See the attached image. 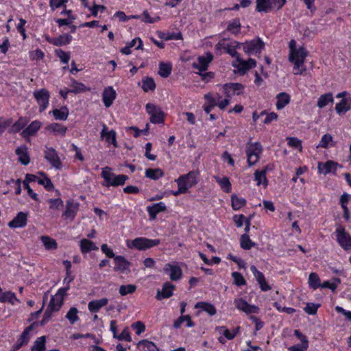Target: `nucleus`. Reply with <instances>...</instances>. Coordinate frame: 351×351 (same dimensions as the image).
I'll return each mask as SVG.
<instances>
[{"instance_id": "1", "label": "nucleus", "mask_w": 351, "mask_h": 351, "mask_svg": "<svg viewBox=\"0 0 351 351\" xmlns=\"http://www.w3.org/2000/svg\"><path fill=\"white\" fill-rule=\"evenodd\" d=\"M306 56L307 51L304 47L297 48L296 42L294 40L289 42V60L294 65L293 73L295 75L302 74L306 70L304 63Z\"/></svg>"}, {"instance_id": "2", "label": "nucleus", "mask_w": 351, "mask_h": 351, "mask_svg": "<svg viewBox=\"0 0 351 351\" xmlns=\"http://www.w3.org/2000/svg\"><path fill=\"white\" fill-rule=\"evenodd\" d=\"M101 176L104 179L102 184L106 187L122 186L128 179L125 175L114 173L112 169L108 167L101 169Z\"/></svg>"}, {"instance_id": "3", "label": "nucleus", "mask_w": 351, "mask_h": 351, "mask_svg": "<svg viewBox=\"0 0 351 351\" xmlns=\"http://www.w3.org/2000/svg\"><path fill=\"white\" fill-rule=\"evenodd\" d=\"M159 239H150L146 237H138L133 240H127L126 246L129 249H135L137 250H146L154 246L159 245Z\"/></svg>"}, {"instance_id": "4", "label": "nucleus", "mask_w": 351, "mask_h": 351, "mask_svg": "<svg viewBox=\"0 0 351 351\" xmlns=\"http://www.w3.org/2000/svg\"><path fill=\"white\" fill-rule=\"evenodd\" d=\"M199 171H191L188 173L180 176L175 181L178 186H180L186 192L193 186H195L198 182Z\"/></svg>"}, {"instance_id": "5", "label": "nucleus", "mask_w": 351, "mask_h": 351, "mask_svg": "<svg viewBox=\"0 0 351 351\" xmlns=\"http://www.w3.org/2000/svg\"><path fill=\"white\" fill-rule=\"evenodd\" d=\"M246 156L247 159V164L250 167L256 164L260 156L263 152L262 145L258 143H249L246 147Z\"/></svg>"}, {"instance_id": "6", "label": "nucleus", "mask_w": 351, "mask_h": 351, "mask_svg": "<svg viewBox=\"0 0 351 351\" xmlns=\"http://www.w3.org/2000/svg\"><path fill=\"white\" fill-rule=\"evenodd\" d=\"M256 10L264 13L278 10L285 5L284 0H256Z\"/></svg>"}, {"instance_id": "7", "label": "nucleus", "mask_w": 351, "mask_h": 351, "mask_svg": "<svg viewBox=\"0 0 351 351\" xmlns=\"http://www.w3.org/2000/svg\"><path fill=\"white\" fill-rule=\"evenodd\" d=\"M145 110L150 116L149 120L151 123L156 124L164 122L165 114L159 106L148 103L145 106Z\"/></svg>"}, {"instance_id": "8", "label": "nucleus", "mask_w": 351, "mask_h": 351, "mask_svg": "<svg viewBox=\"0 0 351 351\" xmlns=\"http://www.w3.org/2000/svg\"><path fill=\"white\" fill-rule=\"evenodd\" d=\"M335 234L337 243L343 250H351V237L343 226H337Z\"/></svg>"}, {"instance_id": "9", "label": "nucleus", "mask_w": 351, "mask_h": 351, "mask_svg": "<svg viewBox=\"0 0 351 351\" xmlns=\"http://www.w3.org/2000/svg\"><path fill=\"white\" fill-rule=\"evenodd\" d=\"M68 290L69 287L60 288L56 294L51 297L48 305L49 309L52 311H58L63 304L64 296Z\"/></svg>"}, {"instance_id": "10", "label": "nucleus", "mask_w": 351, "mask_h": 351, "mask_svg": "<svg viewBox=\"0 0 351 351\" xmlns=\"http://www.w3.org/2000/svg\"><path fill=\"white\" fill-rule=\"evenodd\" d=\"M33 95L39 106V111L43 112L49 104V92L46 88H41L36 90Z\"/></svg>"}, {"instance_id": "11", "label": "nucleus", "mask_w": 351, "mask_h": 351, "mask_svg": "<svg viewBox=\"0 0 351 351\" xmlns=\"http://www.w3.org/2000/svg\"><path fill=\"white\" fill-rule=\"evenodd\" d=\"M232 66L237 69L239 73L243 75L247 71L256 66V62L254 59H249L248 60H243L241 56L237 57L232 63Z\"/></svg>"}, {"instance_id": "12", "label": "nucleus", "mask_w": 351, "mask_h": 351, "mask_svg": "<svg viewBox=\"0 0 351 351\" xmlns=\"http://www.w3.org/2000/svg\"><path fill=\"white\" fill-rule=\"evenodd\" d=\"M163 270L171 280L177 281L182 277V271L178 263H167Z\"/></svg>"}, {"instance_id": "13", "label": "nucleus", "mask_w": 351, "mask_h": 351, "mask_svg": "<svg viewBox=\"0 0 351 351\" xmlns=\"http://www.w3.org/2000/svg\"><path fill=\"white\" fill-rule=\"evenodd\" d=\"M243 49L247 54L259 53L264 47V43L260 38L253 39L242 43Z\"/></svg>"}, {"instance_id": "14", "label": "nucleus", "mask_w": 351, "mask_h": 351, "mask_svg": "<svg viewBox=\"0 0 351 351\" xmlns=\"http://www.w3.org/2000/svg\"><path fill=\"white\" fill-rule=\"evenodd\" d=\"M45 158L51 165L53 168L56 169H60L62 167L61 160L58 156L56 151L53 148H46L45 151Z\"/></svg>"}, {"instance_id": "15", "label": "nucleus", "mask_w": 351, "mask_h": 351, "mask_svg": "<svg viewBox=\"0 0 351 351\" xmlns=\"http://www.w3.org/2000/svg\"><path fill=\"white\" fill-rule=\"evenodd\" d=\"M239 327H237L231 331L228 330L226 326H217L215 328L216 331L221 335L219 337L218 340L223 344L226 342V339H233L239 332Z\"/></svg>"}, {"instance_id": "16", "label": "nucleus", "mask_w": 351, "mask_h": 351, "mask_svg": "<svg viewBox=\"0 0 351 351\" xmlns=\"http://www.w3.org/2000/svg\"><path fill=\"white\" fill-rule=\"evenodd\" d=\"M243 86L239 83H229L223 85L222 90L227 97H232L234 95H239L243 90Z\"/></svg>"}, {"instance_id": "17", "label": "nucleus", "mask_w": 351, "mask_h": 351, "mask_svg": "<svg viewBox=\"0 0 351 351\" xmlns=\"http://www.w3.org/2000/svg\"><path fill=\"white\" fill-rule=\"evenodd\" d=\"M234 304L236 308L247 314L258 313L259 308L255 305L248 304L245 300L241 298H236L234 300Z\"/></svg>"}, {"instance_id": "18", "label": "nucleus", "mask_w": 351, "mask_h": 351, "mask_svg": "<svg viewBox=\"0 0 351 351\" xmlns=\"http://www.w3.org/2000/svg\"><path fill=\"white\" fill-rule=\"evenodd\" d=\"M338 167L341 168L342 166L332 160H328L326 162H319L317 165L318 172L324 175L330 173H335Z\"/></svg>"}, {"instance_id": "19", "label": "nucleus", "mask_w": 351, "mask_h": 351, "mask_svg": "<svg viewBox=\"0 0 351 351\" xmlns=\"http://www.w3.org/2000/svg\"><path fill=\"white\" fill-rule=\"evenodd\" d=\"M117 97L116 90L112 86H108L104 89L102 93V100L106 108L111 106Z\"/></svg>"}, {"instance_id": "20", "label": "nucleus", "mask_w": 351, "mask_h": 351, "mask_svg": "<svg viewBox=\"0 0 351 351\" xmlns=\"http://www.w3.org/2000/svg\"><path fill=\"white\" fill-rule=\"evenodd\" d=\"M27 214L24 212H19L16 216L8 223L11 228H21L27 225Z\"/></svg>"}, {"instance_id": "21", "label": "nucleus", "mask_w": 351, "mask_h": 351, "mask_svg": "<svg viewBox=\"0 0 351 351\" xmlns=\"http://www.w3.org/2000/svg\"><path fill=\"white\" fill-rule=\"evenodd\" d=\"M213 60V55L210 53H206L204 56H199L197 62L193 63V67L200 71H204L207 69L208 64Z\"/></svg>"}, {"instance_id": "22", "label": "nucleus", "mask_w": 351, "mask_h": 351, "mask_svg": "<svg viewBox=\"0 0 351 351\" xmlns=\"http://www.w3.org/2000/svg\"><path fill=\"white\" fill-rule=\"evenodd\" d=\"M47 133L53 135L64 136L67 130L66 127L58 123H53L47 125L45 128Z\"/></svg>"}, {"instance_id": "23", "label": "nucleus", "mask_w": 351, "mask_h": 351, "mask_svg": "<svg viewBox=\"0 0 351 351\" xmlns=\"http://www.w3.org/2000/svg\"><path fill=\"white\" fill-rule=\"evenodd\" d=\"M167 208V206L164 202H159L151 206H148L146 210L149 214L151 219L154 220L156 218V216L160 213L164 212Z\"/></svg>"}, {"instance_id": "24", "label": "nucleus", "mask_w": 351, "mask_h": 351, "mask_svg": "<svg viewBox=\"0 0 351 351\" xmlns=\"http://www.w3.org/2000/svg\"><path fill=\"white\" fill-rule=\"evenodd\" d=\"M79 208V204L73 201H67L66 205L65 211L63 213V216L66 219L73 220Z\"/></svg>"}, {"instance_id": "25", "label": "nucleus", "mask_w": 351, "mask_h": 351, "mask_svg": "<svg viewBox=\"0 0 351 351\" xmlns=\"http://www.w3.org/2000/svg\"><path fill=\"white\" fill-rule=\"evenodd\" d=\"M351 109V97L348 96L341 100L335 106V110L339 115L346 114Z\"/></svg>"}, {"instance_id": "26", "label": "nucleus", "mask_w": 351, "mask_h": 351, "mask_svg": "<svg viewBox=\"0 0 351 351\" xmlns=\"http://www.w3.org/2000/svg\"><path fill=\"white\" fill-rule=\"evenodd\" d=\"M16 154L19 161L23 165H27L30 162V157L28 154L27 147L25 145H21L16 148Z\"/></svg>"}, {"instance_id": "27", "label": "nucleus", "mask_w": 351, "mask_h": 351, "mask_svg": "<svg viewBox=\"0 0 351 351\" xmlns=\"http://www.w3.org/2000/svg\"><path fill=\"white\" fill-rule=\"evenodd\" d=\"M175 289V286L167 282H165L162 288L161 291H158L156 298L158 300H162L165 298H169L171 297Z\"/></svg>"}, {"instance_id": "28", "label": "nucleus", "mask_w": 351, "mask_h": 351, "mask_svg": "<svg viewBox=\"0 0 351 351\" xmlns=\"http://www.w3.org/2000/svg\"><path fill=\"white\" fill-rule=\"evenodd\" d=\"M108 304V299L103 298L99 300H92L88 304V308L90 313H97L101 308Z\"/></svg>"}, {"instance_id": "29", "label": "nucleus", "mask_w": 351, "mask_h": 351, "mask_svg": "<svg viewBox=\"0 0 351 351\" xmlns=\"http://www.w3.org/2000/svg\"><path fill=\"white\" fill-rule=\"evenodd\" d=\"M42 125V123L38 120L32 121L27 128L21 132L23 137H28L36 134Z\"/></svg>"}, {"instance_id": "30", "label": "nucleus", "mask_w": 351, "mask_h": 351, "mask_svg": "<svg viewBox=\"0 0 351 351\" xmlns=\"http://www.w3.org/2000/svg\"><path fill=\"white\" fill-rule=\"evenodd\" d=\"M114 261L115 263V266L114 267V271H120L121 273L128 270L130 265V262L122 256H117L114 257Z\"/></svg>"}, {"instance_id": "31", "label": "nucleus", "mask_w": 351, "mask_h": 351, "mask_svg": "<svg viewBox=\"0 0 351 351\" xmlns=\"http://www.w3.org/2000/svg\"><path fill=\"white\" fill-rule=\"evenodd\" d=\"M101 137L104 138L106 142L112 143L114 147H117V143L116 140V132L114 130H108V128L106 125H103L102 130L101 132Z\"/></svg>"}, {"instance_id": "32", "label": "nucleus", "mask_w": 351, "mask_h": 351, "mask_svg": "<svg viewBox=\"0 0 351 351\" xmlns=\"http://www.w3.org/2000/svg\"><path fill=\"white\" fill-rule=\"evenodd\" d=\"M72 40V36L69 35V34H64V35H61L58 37H56V38H49L47 37V40L55 45V46H62V45H68L71 43Z\"/></svg>"}, {"instance_id": "33", "label": "nucleus", "mask_w": 351, "mask_h": 351, "mask_svg": "<svg viewBox=\"0 0 351 351\" xmlns=\"http://www.w3.org/2000/svg\"><path fill=\"white\" fill-rule=\"evenodd\" d=\"M80 247L82 254H86L90 251L98 250V247L96 244L87 239H82L80 241Z\"/></svg>"}, {"instance_id": "34", "label": "nucleus", "mask_w": 351, "mask_h": 351, "mask_svg": "<svg viewBox=\"0 0 351 351\" xmlns=\"http://www.w3.org/2000/svg\"><path fill=\"white\" fill-rule=\"evenodd\" d=\"M0 302H9L12 305H17L20 303L15 293L10 291H5L0 295Z\"/></svg>"}, {"instance_id": "35", "label": "nucleus", "mask_w": 351, "mask_h": 351, "mask_svg": "<svg viewBox=\"0 0 351 351\" xmlns=\"http://www.w3.org/2000/svg\"><path fill=\"white\" fill-rule=\"evenodd\" d=\"M137 348L140 351H159L157 346L149 340H142L137 343Z\"/></svg>"}, {"instance_id": "36", "label": "nucleus", "mask_w": 351, "mask_h": 351, "mask_svg": "<svg viewBox=\"0 0 351 351\" xmlns=\"http://www.w3.org/2000/svg\"><path fill=\"white\" fill-rule=\"evenodd\" d=\"M276 108L281 110L289 104L291 98L289 95L286 93H280L276 96Z\"/></svg>"}, {"instance_id": "37", "label": "nucleus", "mask_w": 351, "mask_h": 351, "mask_svg": "<svg viewBox=\"0 0 351 351\" xmlns=\"http://www.w3.org/2000/svg\"><path fill=\"white\" fill-rule=\"evenodd\" d=\"M195 308H201L202 311L206 312L210 315H214L217 313V310L214 305L206 302H199L196 303Z\"/></svg>"}, {"instance_id": "38", "label": "nucleus", "mask_w": 351, "mask_h": 351, "mask_svg": "<svg viewBox=\"0 0 351 351\" xmlns=\"http://www.w3.org/2000/svg\"><path fill=\"white\" fill-rule=\"evenodd\" d=\"M40 240L47 250H55L58 248L56 241L49 236H42Z\"/></svg>"}, {"instance_id": "39", "label": "nucleus", "mask_w": 351, "mask_h": 351, "mask_svg": "<svg viewBox=\"0 0 351 351\" xmlns=\"http://www.w3.org/2000/svg\"><path fill=\"white\" fill-rule=\"evenodd\" d=\"M216 182L219 184L221 189L226 193H230L232 190V185L228 178L223 177H215Z\"/></svg>"}, {"instance_id": "40", "label": "nucleus", "mask_w": 351, "mask_h": 351, "mask_svg": "<svg viewBox=\"0 0 351 351\" xmlns=\"http://www.w3.org/2000/svg\"><path fill=\"white\" fill-rule=\"evenodd\" d=\"M334 101L333 96L331 93L322 95L317 100V106L319 108L326 107L329 104H332Z\"/></svg>"}, {"instance_id": "41", "label": "nucleus", "mask_w": 351, "mask_h": 351, "mask_svg": "<svg viewBox=\"0 0 351 351\" xmlns=\"http://www.w3.org/2000/svg\"><path fill=\"white\" fill-rule=\"evenodd\" d=\"M49 113H52L55 119L64 121L69 116V110L66 106H62L60 109H55Z\"/></svg>"}, {"instance_id": "42", "label": "nucleus", "mask_w": 351, "mask_h": 351, "mask_svg": "<svg viewBox=\"0 0 351 351\" xmlns=\"http://www.w3.org/2000/svg\"><path fill=\"white\" fill-rule=\"evenodd\" d=\"M246 204V200L243 197H239L235 194L231 196V206L233 210H238Z\"/></svg>"}, {"instance_id": "43", "label": "nucleus", "mask_w": 351, "mask_h": 351, "mask_svg": "<svg viewBox=\"0 0 351 351\" xmlns=\"http://www.w3.org/2000/svg\"><path fill=\"white\" fill-rule=\"evenodd\" d=\"M145 176L149 179L156 180L164 176V172L160 168H149L145 170Z\"/></svg>"}, {"instance_id": "44", "label": "nucleus", "mask_w": 351, "mask_h": 351, "mask_svg": "<svg viewBox=\"0 0 351 351\" xmlns=\"http://www.w3.org/2000/svg\"><path fill=\"white\" fill-rule=\"evenodd\" d=\"M46 341L45 336H41L37 338L34 342L31 348L32 351H45L46 350Z\"/></svg>"}, {"instance_id": "45", "label": "nucleus", "mask_w": 351, "mask_h": 351, "mask_svg": "<svg viewBox=\"0 0 351 351\" xmlns=\"http://www.w3.org/2000/svg\"><path fill=\"white\" fill-rule=\"evenodd\" d=\"M334 146L332 136L330 134H326L322 136V138L317 145V148H328Z\"/></svg>"}, {"instance_id": "46", "label": "nucleus", "mask_w": 351, "mask_h": 351, "mask_svg": "<svg viewBox=\"0 0 351 351\" xmlns=\"http://www.w3.org/2000/svg\"><path fill=\"white\" fill-rule=\"evenodd\" d=\"M186 322V325L187 327H193L194 324L191 321V318L189 315H182L177 320H176L173 323V327L175 328H179L182 324Z\"/></svg>"}, {"instance_id": "47", "label": "nucleus", "mask_w": 351, "mask_h": 351, "mask_svg": "<svg viewBox=\"0 0 351 351\" xmlns=\"http://www.w3.org/2000/svg\"><path fill=\"white\" fill-rule=\"evenodd\" d=\"M172 70V64L171 63L161 62L159 64V75L162 77H167L170 75Z\"/></svg>"}, {"instance_id": "48", "label": "nucleus", "mask_w": 351, "mask_h": 351, "mask_svg": "<svg viewBox=\"0 0 351 351\" xmlns=\"http://www.w3.org/2000/svg\"><path fill=\"white\" fill-rule=\"evenodd\" d=\"M241 46L242 43L232 40V42L230 43V45H229V47L227 49L226 51L232 57L235 58V59H237V57H240V55L237 53V49L240 48Z\"/></svg>"}, {"instance_id": "49", "label": "nucleus", "mask_w": 351, "mask_h": 351, "mask_svg": "<svg viewBox=\"0 0 351 351\" xmlns=\"http://www.w3.org/2000/svg\"><path fill=\"white\" fill-rule=\"evenodd\" d=\"M241 247L244 250H250L252 247L255 246L254 243L250 239L247 234H243L241 237L240 239Z\"/></svg>"}, {"instance_id": "50", "label": "nucleus", "mask_w": 351, "mask_h": 351, "mask_svg": "<svg viewBox=\"0 0 351 351\" xmlns=\"http://www.w3.org/2000/svg\"><path fill=\"white\" fill-rule=\"evenodd\" d=\"M70 86L71 88L69 90L70 93H79L84 92L86 90H89L84 86V84H83L82 83L78 82L74 80H73L71 81Z\"/></svg>"}, {"instance_id": "51", "label": "nucleus", "mask_w": 351, "mask_h": 351, "mask_svg": "<svg viewBox=\"0 0 351 351\" xmlns=\"http://www.w3.org/2000/svg\"><path fill=\"white\" fill-rule=\"evenodd\" d=\"M78 313L79 311L77 308L71 307L66 314L65 317L69 320L71 324H74L80 319Z\"/></svg>"}, {"instance_id": "52", "label": "nucleus", "mask_w": 351, "mask_h": 351, "mask_svg": "<svg viewBox=\"0 0 351 351\" xmlns=\"http://www.w3.org/2000/svg\"><path fill=\"white\" fill-rule=\"evenodd\" d=\"M255 180L256 181V184L260 186L263 184L264 187H266L267 185V178H266V171H256L254 173Z\"/></svg>"}, {"instance_id": "53", "label": "nucleus", "mask_w": 351, "mask_h": 351, "mask_svg": "<svg viewBox=\"0 0 351 351\" xmlns=\"http://www.w3.org/2000/svg\"><path fill=\"white\" fill-rule=\"evenodd\" d=\"M341 280L339 278H333L330 281H324L323 283H321L320 287L321 288H328L330 289L332 291H335L338 285L340 284Z\"/></svg>"}, {"instance_id": "54", "label": "nucleus", "mask_w": 351, "mask_h": 351, "mask_svg": "<svg viewBox=\"0 0 351 351\" xmlns=\"http://www.w3.org/2000/svg\"><path fill=\"white\" fill-rule=\"evenodd\" d=\"M156 88L154 80L151 77H145L142 80V88L145 92L153 90Z\"/></svg>"}, {"instance_id": "55", "label": "nucleus", "mask_w": 351, "mask_h": 351, "mask_svg": "<svg viewBox=\"0 0 351 351\" xmlns=\"http://www.w3.org/2000/svg\"><path fill=\"white\" fill-rule=\"evenodd\" d=\"M287 145L293 148L297 149L300 152L302 151V141L295 137H287Z\"/></svg>"}, {"instance_id": "56", "label": "nucleus", "mask_w": 351, "mask_h": 351, "mask_svg": "<svg viewBox=\"0 0 351 351\" xmlns=\"http://www.w3.org/2000/svg\"><path fill=\"white\" fill-rule=\"evenodd\" d=\"M308 284L309 286L313 289H317V288H319L321 285L320 279L317 274H310L308 277Z\"/></svg>"}, {"instance_id": "57", "label": "nucleus", "mask_w": 351, "mask_h": 351, "mask_svg": "<svg viewBox=\"0 0 351 351\" xmlns=\"http://www.w3.org/2000/svg\"><path fill=\"white\" fill-rule=\"evenodd\" d=\"M54 53L57 57H58L60 61L64 64H68L70 60V53L64 51L61 49H56Z\"/></svg>"}, {"instance_id": "58", "label": "nucleus", "mask_w": 351, "mask_h": 351, "mask_svg": "<svg viewBox=\"0 0 351 351\" xmlns=\"http://www.w3.org/2000/svg\"><path fill=\"white\" fill-rule=\"evenodd\" d=\"M227 29L232 34H238L241 31V23L239 19H234L230 22Z\"/></svg>"}, {"instance_id": "59", "label": "nucleus", "mask_w": 351, "mask_h": 351, "mask_svg": "<svg viewBox=\"0 0 351 351\" xmlns=\"http://www.w3.org/2000/svg\"><path fill=\"white\" fill-rule=\"evenodd\" d=\"M136 290V287L134 285H121L119 287V292L121 295L125 296L128 294H131L135 292Z\"/></svg>"}, {"instance_id": "60", "label": "nucleus", "mask_w": 351, "mask_h": 351, "mask_svg": "<svg viewBox=\"0 0 351 351\" xmlns=\"http://www.w3.org/2000/svg\"><path fill=\"white\" fill-rule=\"evenodd\" d=\"M28 119L26 117H20L12 125V131L18 132L21 130L27 123Z\"/></svg>"}, {"instance_id": "61", "label": "nucleus", "mask_w": 351, "mask_h": 351, "mask_svg": "<svg viewBox=\"0 0 351 351\" xmlns=\"http://www.w3.org/2000/svg\"><path fill=\"white\" fill-rule=\"evenodd\" d=\"M29 59L32 61H38L41 60L45 57L44 52L40 49H36L35 50H32L29 52Z\"/></svg>"}, {"instance_id": "62", "label": "nucleus", "mask_w": 351, "mask_h": 351, "mask_svg": "<svg viewBox=\"0 0 351 351\" xmlns=\"http://www.w3.org/2000/svg\"><path fill=\"white\" fill-rule=\"evenodd\" d=\"M232 276L233 278L234 285L237 286H242L246 284V281L241 274L234 271L232 273Z\"/></svg>"}, {"instance_id": "63", "label": "nucleus", "mask_w": 351, "mask_h": 351, "mask_svg": "<svg viewBox=\"0 0 351 351\" xmlns=\"http://www.w3.org/2000/svg\"><path fill=\"white\" fill-rule=\"evenodd\" d=\"M319 306V304L307 303L304 310L308 315H315Z\"/></svg>"}, {"instance_id": "64", "label": "nucleus", "mask_w": 351, "mask_h": 351, "mask_svg": "<svg viewBox=\"0 0 351 351\" xmlns=\"http://www.w3.org/2000/svg\"><path fill=\"white\" fill-rule=\"evenodd\" d=\"M232 42V40H229L226 39L221 40L215 46V49L217 52L221 53V50L223 49L225 51L229 47V45Z\"/></svg>"}]
</instances>
